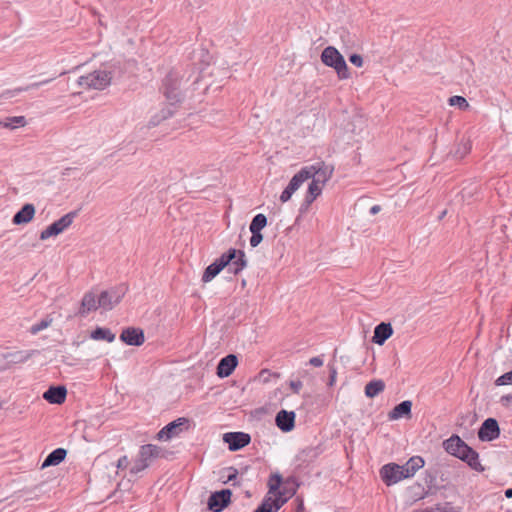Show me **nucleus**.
Segmentation results:
<instances>
[{
  "label": "nucleus",
  "instance_id": "1",
  "mask_svg": "<svg viewBox=\"0 0 512 512\" xmlns=\"http://www.w3.org/2000/svg\"><path fill=\"white\" fill-rule=\"evenodd\" d=\"M247 266V259L244 251L235 248L228 249L213 263L207 266L202 275V281H212L224 268L234 275L239 274Z\"/></svg>",
  "mask_w": 512,
  "mask_h": 512
},
{
  "label": "nucleus",
  "instance_id": "2",
  "mask_svg": "<svg viewBox=\"0 0 512 512\" xmlns=\"http://www.w3.org/2000/svg\"><path fill=\"white\" fill-rule=\"evenodd\" d=\"M165 456V450L157 445L146 444L141 446L137 459L130 469V474L136 475L142 472L158 458Z\"/></svg>",
  "mask_w": 512,
  "mask_h": 512
},
{
  "label": "nucleus",
  "instance_id": "3",
  "mask_svg": "<svg viewBox=\"0 0 512 512\" xmlns=\"http://www.w3.org/2000/svg\"><path fill=\"white\" fill-rule=\"evenodd\" d=\"M321 61L326 66L333 68L339 79H348L350 77L346 61L335 47H326L321 53Z\"/></svg>",
  "mask_w": 512,
  "mask_h": 512
},
{
  "label": "nucleus",
  "instance_id": "4",
  "mask_svg": "<svg viewBox=\"0 0 512 512\" xmlns=\"http://www.w3.org/2000/svg\"><path fill=\"white\" fill-rule=\"evenodd\" d=\"M163 94L170 106L181 102L183 94L181 90V77L177 71H170L163 80Z\"/></svg>",
  "mask_w": 512,
  "mask_h": 512
},
{
  "label": "nucleus",
  "instance_id": "5",
  "mask_svg": "<svg viewBox=\"0 0 512 512\" xmlns=\"http://www.w3.org/2000/svg\"><path fill=\"white\" fill-rule=\"evenodd\" d=\"M111 73L106 70H96L77 80V85L84 89L103 90L110 85Z\"/></svg>",
  "mask_w": 512,
  "mask_h": 512
},
{
  "label": "nucleus",
  "instance_id": "6",
  "mask_svg": "<svg viewBox=\"0 0 512 512\" xmlns=\"http://www.w3.org/2000/svg\"><path fill=\"white\" fill-rule=\"evenodd\" d=\"M127 288L124 285L114 286L103 290L99 294V304L105 311L112 310L118 305L126 294Z\"/></svg>",
  "mask_w": 512,
  "mask_h": 512
},
{
  "label": "nucleus",
  "instance_id": "7",
  "mask_svg": "<svg viewBox=\"0 0 512 512\" xmlns=\"http://www.w3.org/2000/svg\"><path fill=\"white\" fill-rule=\"evenodd\" d=\"M78 215V211H71L64 216H62L60 219L56 220L52 224H50L46 229L41 231L40 233V239L41 240H47L48 238L52 236H57L61 234L65 229H67L72 223L75 217Z\"/></svg>",
  "mask_w": 512,
  "mask_h": 512
},
{
  "label": "nucleus",
  "instance_id": "8",
  "mask_svg": "<svg viewBox=\"0 0 512 512\" xmlns=\"http://www.w3.org/2000/svg\"><path fill=\"white\" fill-rule=\"evenodd\" d=\"M381 480L387 485L392 486L401 480L408 479L404 472L403 465L397 463H388L383 465L379 471Z\"/></svg>",
  "mask_w": 512,
  "mask_h": 512
},
{
  "label": "nucleus",
  "instance_id": "9",
  "mask_svg": "<svg viewBox=\"0 0 512 512\" xmlns=\"http://www.w3.org/2000/svg\"><path fill=\"white\" fill-rule=\"evenodd\" d=\"M232 491L222 489L211 493L207 501V507L212 512H221L231 503Z\"/></svg>",
  "mask_w": 512,
  "mask_h": 512
},
{
  "label": "nucleus",
  "instance_id": "10",
  "mask_svg": "<svg viewBox=\"0 0 512 512\" xmlns=\"http://www.w3.org/2000/svg\"><path fill=\"white\" fill-rule=\"evenodd\" d=\"M309 172L310 179L315 180L316 182L321 183V185H325L326 182L332 177L334 168L330 165L325 164L324 162H317L310 166L303 167Z\"/></svg>",
  "mask_w": 512,
  "mask_h": 512
},
{
  "label": "nucleus",
  "instance_id": "11",
  "mask_svg": "<svg viewBox=\"0 0 512 512\" xmlns=\"http://www.w3.org/2000/svg\"><path fill=\"white\" fill-rule=\"evenodd\" d=\"M309 179V172H307L306 169L302 168L292 177L287 187L282 191L280 195V201L283 203L289 201L293 193L296 192L301 187V185Z\"/></svg>",
  "mask_w": 512,
  "mask_h": 512
},
{
  "label": "nucleus",
  "instance_id": "12",
  "mask_svg": "<svg viewBox=\"0 0 512 512\" xmlns=\"http://www.w3.org/2000/svg\"><path fill=\"white\" fill-rule=\"evenodd\" d=\"M188 424V419L181 417L178 418L167 425H165L157 434V438L159 440H169L173 437L178 436L182 431L184 426Z\"/></svg>",
  "mask_w": 512,
  "mask_h": 512
},
{
  "label": "nucleus",
  "instance_id": "13",
  "mask_svg": "<svg viewBox=\"0 0 512 512\" xmlns=\"http://www.w3.org/2000/svg\"><path fill=\"white\" fill-rule=\"evenodd\" d=\"M223 441L228 444L230 451H238L247 446L251 436L244 432H228L223 435Z\"/></svg>",
  "mask_w": 512,
  "mask_h": 512
},
{
  "label": "nucleus",
  "instance_id": "14",
  "mask_svg": "<svg viewBox=\"0 0 512 512\" xmlns=\"http://www.w3.org/2000/svg\"><path fill=\"white\" fill-rule=\"evenodd\" d=\"M500 435L499 424L494 418H487L478 431V438L481 441H492Z\"/></svg>",
  "mask_w": 512,
  "mask_h": 512
},
{
  "label": "nucleus",
  "instance_id": "15",
  "mask_svg": "<svg viewBox=\"0 0 512 512\" xmlns=\"http://www.w3.org/2000/svg\"><path fill=\"white\" fill-rule=\"evenodd\" d=\"M120 340L130 346H140L145 341L144 331L135 327L125 328L120 334Z\"/></svg>",
  "mask_w": 512,
  "mask_h": 512
},
{
  "label": "nucleus",
  "instance_id": "16",
  "mask_svg": "<svg viewBox=\"0 0 512 512\" xmlns=\"http://www.w3.org/2000/svg\"><path fill=\"white\" fill-rule=\"evenodd\" d=\"M101 308L99 304V295L94 292H86L81 300V305L78 314L82 317L87 316L89 313Z\"/></svg>",
  "mask_w": 512,
  "mask_h": 512
},
{
  "label": "nucleus",
  "instance_id": "17",
  "mask_svg": "<svg viewBox=\"0 0 512 512\" xmlns=\"http://www.w3.org/2000/svg\"><path fill=\"white\" fill-rule=\"evenodd\" d=\"M296 414L294 411L280 410L275 417V423L282 432H290L295 427Z\"/></svg>",
  "mask_w": 512,
  "mask_h": 512
},
{
  "label": "nucleus",
  "instance_id": "18",
  "mask_svg": "<svg viewBox=\"0 0 512 512\" xmlns=\"http://www.w3.org/2000/svg\"><path fill=\"white\" fill-rule=\"evenodd\" d=\"M238 364V358L234 354H229L225 357H223L218 365H217V371L216 374L220 378H226L230 376Z\"/></svg>",
  "mask_w": 512,
  "mask_h": 512
},
{
  "label": "nucleus",
  "instance_id": "19",
  "mask_svg": "<svg viewBox=\"0 0 512 512\" xmlns=\"http://www.w3.org/2000/svg\"><path fill=\"white\" fill-rule=\"evenodd\" d=\"M67 389L63 385L50 386L44 393L43 398L51 404H62L65 402Z\"/></svg>",
  "mask_w": 512,
  "mask_h": 512
},
{
  "label": "nucleus",
  "instance_id": "20",
  "mask_svg": "<svg viewBox=\"0 0 512 512\" xmlns=\"http://www.w3.org/2000/svg\"><path fill=\"white\" fill-rule=\"evenodd\" d=\"M35 207L31 203L24 204L21 209L16 212L12 218V222L15 225L27 224L34 218Z\"/></svg>",
  "mask_w": 512,
  "mask_h": 512
},
{
  "label": "nucleus",
  "instance_id": "21",
  "mask_svg": "<svg viewBox=\"0 0 512 512\" xmlns=\"http://www.w3.org/2000/svg\"><path fill=\"white\" fill-rule=\"evenodd\" d=\"M393 334V328L390 323L381 322L374 329L372 342L377 345H383Z\"/></svg>",
  "mask_w": 512,
  "mask_h": 512
},
{
  "label": "nucleus",
  "instance_id": "22",
  "mask_svg": "<svg viewBox=\"0 0 512 512\" xmlns=\"http://www.w3.org/2000/svg\"><path fill=\"white\" fill-rule=\"evenodd\" d=\"M412 402L410 400H404L397 404L389 413L388 418L390 420H397L403 417L411 418Z\"/></svg>",
  "mask_w": 512,
  "mask_h": 512
},
{
  "label": "nucleus",
  "instance_id": "23",
  "mask_svg": "<svg viewBox=\"0 0 512 512\" xmlns=\"http://www.w3.org/2000/svg\"><path fill=\"white\" fill-rule=\"evenodd\" d=\"M38 353V350L8 352L3 355V358L7 360L8 363L19 364L26 362L32 356Z\"/></svg>",
  "mask_w": 512,
  "mask_h": 512
},
{
  "label": "nucleus",
  "instance_id": "24",
  "mask_svg": "<svg viewBox=\"0 0 512 512\" xmlns=\"http://www.w3.org/2000/svg\"><path fill=\"white\" fill-rule=\"evenodd\" d=\"M66 455H67V450L64 448H57V449L53 450L45 458L44 462L42 463V468H46L49 466H56V465L60 464L62 461H64Z\"/></svg>",
  "mask_w": 512,
  "mask_h": 512
},
{
  "label": "nucleus",
  "instance_id": "25",
  "mask_svg": "<svg viewBox=\"0 0 512 512\" xmlns=\"http://www.w3.org/2000/svg\"><path fill=\"white\" fill-rule=\"evenodd\" d=\"M425 462L420 456L411 457L404 465V472L407 478H411L424 466Z\"/></svg>",
  "mask_w": 512,
  "mask_h": 512
},
{
  "label": "nucleus",
  "instance_id": "26",
  "mask_svg": "<svg viewBox=\"0 0 512 512\" xmlns=\"http://www.w3.org/2000/svg\"><path fill=\"white\" fill-rule=\"evenodd\" d=\"M465 449L468 454H467V458H465L463 462L467 463L471 469H473L477 472H483L485 470V468L479 460L478 452L475 451L472 447L465 448Z\"/></svg>",
  "mask_w": 512,
  "mask_h": 512
},
{
  "label": "nucleus",
  "instance_id": "27",
  "mask_svg": "<svg viewBox=\"0 0 512 512\" xmlns=\"http://www.w3.org/2000/svg\"><path fill=\"white\" fill-rule=\"evenodd\" d=\"M464 443L458 435H452L443 442V446L447 453L454 456L457 455L461 447H464Z\"/></svg>",
  "mask_w": 512,
  "mask_h": 512
},
{
  "label": "nucleus",
  "instance_id": "28",
  "mask_svg": "<svg viewBox=\"0 0 512 512\" xmlns=\"http://www.w3.org/2000/svg\"><path fill=\"white\" fill-rule=\"evenodd\" d=\"M385 389V383L381 379H375L368 382L365 386V395L368 398H374Z\"/></svg>",
  "mask_w": 512,
  "mask_h": 512
},
{
  "label": "nucleus",
  "instance_id": "29",
  "mask_svg": "<svg viewBox=\"0 0 512 512\" xmlns=\"http://www.w3.org/2000/svg\"><path fill=\"white\" fill-rule=\"evenodd\" d=\"M323 186L324 185H321V183L312 179L304 199V202L307 206L312 204L313 201L321 194Z\"/></svg>",
  "mask_w": 512,
  "mask_h": 512
},
{
  "label": "nucleus",
  "instance_id": "30",
  "mask_svg": "<svg viewBox=\"0 0 512 512\" xmlns=\"http://www.w3.org/2000/svg\"><path fill=\"white\" fill-rule=\"evenodd\" d=\"M91 338L94 340L113 342L115 340V334L112 333L109 328L97 327L92 331Z\"/></svg>",
  "mask_w": 512,
  "mask_h": 512
},
{
  "label": "nucleus",
  "instance_id": "31",
  "mask_svg": "<svg viewBox=\"0 0 512 512\" xmlns=\"http://www.w3.org/2000/svg\"><path fill=\"white\" fill-rule=\"evenodd\" d=\"M0 125L9 128L15 129L17 127H23L26 125V119L24 116H12L6 117L4 120L0 121Z\"/></svg>",
  "mask_w": 512,
  "mask_h": 512
},
{
  "label": "nucleus",
  "instance_id": "32",
  "mask_svg": "<svg viewBox=\"0 0 512 512\" xmlns=\"http://www.w3.org/2000/svg\"><path fill=\"white\" fill-rule=\"evenodd\" d=\"M282 484L283 487L280 488V491H285L286 497L290 499L296 494L299 485L294 477L287 478Z\"/></svg>",
  "mask_w": 512,
  "mask_h": 512
},
{
  "label": "nucleus",
  "instance_id": "33",
  "mask_svg": "<svg viewBox=\"0 0 512 512\" xmlns=\"http://www.w3.org/2000/svg\"><path fill=\"white\" fill-rule=\"evenodd\" d=\"M174 112L175 111L170 107L162 109L159 113H157L151 117V119L149 121V125H151V126L159 125L163 120H166L169 117L173 116Z\"/></svg>",
  "mask_w": 512,
  "mask_h": 512
},
{
  "label": "nucleus",
  "instance_id": "34",
  "mask_svg": "<svg viewBox=\"0 0 512 512\" xmlns=\"http://www.w3.org/2000/svg\"><path fill=\"white\" fill-rule=\"evenodd\" d=\"M283 478L279 473L271 474L268 480V494H275L280 491Z\"/></svg>",
  "mask_w": 512,
  "mask_h": 512
},
{
  "label": "nucleus",
  "instance_id": "35",
  "mask_svg": "<svg viewBox=\"0 0 512 512\" xmlns=\"http://www.w3.org/2000/svg\"><path fill=\"white\" fill-rule=\"evenodd\" d=\"M267 495L272 497L273 504H271V505L274 508L273 510L276 512L289 500V498L286 497V495H285V491H279V492H276L275 494H267Z\"/></svg>",
  "mask_w": 512,
  "mask_h": 512
},
{
  "label": "nucleus",
  "instance_id": "36",
  "mask_svg": "<svg viewBox=\"0 0 512 512\" xmlns=\"http://www.w3.org/2000/svg\"><path fill=\"white\" fill-rule=\"evenodd\" d=\"M267 225V217L264 214H257L253 217L249 230L261 231Z\"/></svg>",
  "mask_w": 512,
  "mask_h": 512
},
{
  "label": "nucleus",
  "instance_id": "37",
  "mask_svg": "<svg viewBox=\"0 0 512 512\" xmlns=\"http://www.w3.org/2000/svg\"><path fill=\"white\" fill-rule=\"evenodd\" d=\"M408 491H409L410 497L414 501H418V500L424 499L423 485L422 484L415 483V484H413L412 486L409 487Z\"/></svg>",
  "mask_w": 512,
  "mask_h": 512
},
{
  "label": "nucleus",
  "instance_id": "38",
  "mask_svg": "<svg viewBox=\"0 0 512 512\" xmlns=\"http://www.w3.org/2000/svg\"><path fill=\"white\" fill-rule=\"evenodd\" d=\"M52 323V319L51 318H44L42 319L40 322L32 325L30 327V333L33 334V335H36L38 334L40 331L46 329L47 327H49Z\"/></svg>",
  "mask_w": 512,
  "mask_h": 512
},
{
  "label": "nucleus",
  "instance_id": "39",
  "mask_svg": "<svg viewBox=\"0 0 512 512\" xmlns=\"http://www.w3.org/2000/svg\"><path fill=\"white\" fill-rule=\"evenodd\" d=\"M271 504H273L272 497L266 495L254 512H276Z\"/></svg>",
  "mask_w": 512,
  "mask_h": 512
},
{
  "label": "nucleus",
  "instance_id": "40",
  "mask_svg": "<svg viewBox=\"0 0 512 512\" xmlns=\"http://www.w3.org/2000/svg\"><path fill=\"white\" fill-rule=\"evenodd\" d=\"M470 150H471V145L469 142L460 143V144H458V146L454 152V157L457 159H462L470 152Z\"/></svg>",
  "mask_w": 512,
  "mask_h": 512
},
{
  "label": "nucleus",
  "instance_id": "41",
  "mask_svg": "<svg viewBox=\"0 0 512 512\" xmlns=\"http://www.w3.org/2000/svg\"><path fill=\"white\" fill-rule=\"evenodd\" d=\"M449 104L451 106H457L461 110H465L469 107L468 101L462 96H452L449 98Z\"/></svg>",
  "mask_w": 512,
  "mask_h": 512
},
{
  "label": "nucleus",
  "instance_id": "42",
  "mask_svg": "<svg viewBox=\"0 0 512 512\" xmlns=\"http://www.w3.org/2000/svg\"><path fill=\"white\" fill-rule=\"evenodd\" d=\"M496 386L512 385V370L502 374L495 380Z\"/></svg>",
  "mask_w": 512,
  "mask_h": 512
},
{
  "label": "nucleus",
  "instance_id": "43",
  "mask_svg": "<svg viewBox=\"0 0 512 512\" xmlns=\"http://www.w3.org/2000/svg\"><path fill=\"white\" fill-rule=\"evenodd\" d=\"M250 232L252 234L250 237V245L255 248L263 241V234L261 231L250 230Z\"/></svg>",
  "mask_w": 512,
  "mask_h": 512
},
{
  "label": "nucleus",
  "instance_id": "44",
  "mask_svg": "<svg viewBox=\"0 0 512 512\" xmlns=\"http://www.w3.org/2000/svg\"><path fill=\"white\" fill-rule=\"evenodd\" d=\"M437 475L435 472L426 471L424 476V484L425 485H436Z\"/></svg>",
  "mask_w": 512,
  "mask_h": 512
},
{
  "label": "nucleus",
  "instance_id": "45",
  "mask_svg": "<svg viewBox=\"0 0 512 512\" xmlns=\"http://www.w3.org/2000/svg\"><path fill=\"white\" fill-rule=\"evenodd\" d=\"M328 368H329V381H328V385L329 386H333L334 383L336 382L337 370H336V368H335V366L333 364H329Z\"/></svg>",
  "mask_w": 512,
  "mask_h": 512
},
{
  "label": "nucleus",
  "instance_id": "46",
  "mask_svg": "<svg viewBox=\"0 0 512 512\" xmlns=\"http://www.w3.org/2000/svg\"><path fill=\"white\" fill-rule=\"evenodd\" d=\"M437 512H460L458 508L454 507L451 503L446 502L443 506L437 507Z\"/></svg>",
  "mask_w": 512,
  "mask_h": 512
},
{
  "label": "nucleus",
  "instance_id": "47",
  "mask_svg": "<svg viewBox=\"0 0 512 512\" xmlns=\"http://www.w3.org/2000/svg\"><path fill=\"white\" fill-rule=\"evenodd\" d=\"M438 491L437 485H425L423 486L424 498L430 495L436 494Z\"/></svg>",
  "mask_w": 512,
  "mask_h": 512
},
{
  "label": "nucleus",
  "instance_id": "48",
  "mask_svg": "<svg viewBox=\"0 0 512 512\" xmlns=\"http://www.w3.org/2000/svg\"><path fill=\"white\" fill-rule=\"evenodd\" d=\"M349 61L351 64L355 65L356 67H361L363 65V58L359 54L350 55Z\"/></svg>",
  "mask_w": 512,
  "mask_h": 512
},
{
  "label": "nucleus",
  "instance_id": "49",
  "mask_svg": "<svg viewBox=\"0 0 512 512\" xmlns=\"http://www.w3.org/2000/svg\"><path fill=\"white\" fill-rule=\"evenodd\" d=\"M500 403L502 406H504L506 408L511 407L512 406V394L503 395L500 398Z\"/></svg>",
  "mask_w": 512,
  "mask_h": 512
},
{
  "label": "nucleus",
  "instance_id": "50",
  "mask_svg": "<svg viewBox=\"0 0 512 512\" xmlns=\"http://www.w3.org/2000/svg\"><path fill=\"white\" fill-rule=\"evenodd\" d=\"M465 448H471L466 442L464 443V447H461L459 452H457V455H454V457H457L458 459L464 461L465 458H467V452Z\"/></svg>",
  "mask_w": 512,
  "mask_h": 512
},
{
  "label": "nucleus",
  "instance_id": "51",
  "mask_svg": "<svg viewBox=\"0 0 512 512\" xmlns=\"http://www.w3.org/2000/svg\"><path fill=\"white\" fill-rule=\"evenodd\" d=\"M309 364L314 367H321L323 365V359L320 356L312 357L309 360Z\"/></svg>",
  "mask_w": 512,
  "mask_h": 512
},
{
  "label": "nucleus",
  "instance_id": "52",
  "mask_svg": "<svg viewBox=\"0 0 512 512\" xmlns=\"http://www.w3.org/2000/svg\"><path fill=\"white\" fill-rule=\"evenodd\" d=\"M128 465H129V460H128L127 456H123V457L119 458V460L117 462L118 469L127 468Z\"/></svg>",
  "mask_w": 512,
  "mask_h": 512
},
{
  "label": "nucleus",
  "instance_id": "53",
  "mask_svg": "<svg viewBox=\"0 0 512 512\" xmlns=\"http://www.w3.org/2000/svg\"><path fill=\"white\" fill-rule=\"evenodd\" d=\"M302 386H303V384L300 380L290 382V387L294 393H299Z\"/></svg>",
  "mask_w": 512,
  "mask_h": 512
},
{
  "label": "nucleus",
  "instance_id": "54",
  "mask_svg": "<svg viewBox=\"0 0 512 512\" xmlns=\"http://www.w3.org/2000/svg\"><path fill=\"white\" fill-rule=\"evenodd\" d=\"M229 470L231 471V473L227 476V482H231V481L235 480L238 475L237 469L230 467Z\"/></svg>",
  "mask_w": 512,
  "mask_h": 512
},
{
  "label": "nucleus",
  "instance_id": "55",
  "mask_svg": "<svg viewBox=\"0 0 512 512\" xmlns=\"http://www.w3.org/2000/svg\"><path fill=\"white\" fill-rule=\"evenodd\" d=\"M52 79H47V80H43V81H40V82H36V83H33L31 85H29L27 88H25V90H28V89H31V88H38L44 84H47L51 81Z\"/></svg>",
  "mask_w": 512,
  "mask_h": 512
},
{
  "label": "nucleus",
  "instance_id": "56",
  "mask_svg": "<svg viewBox=\"0 0 512 512\" xmlns=\"http://www.w3.org/2000/svg\"><path fill=\"white\" fill-rule=\"evenodd\" d=\"M314 452V450L312 448H309V449H304L300 452V454L298 455V458L299 459H303V457L305 456H308L310 453Z\"/></svg>",
  "mask_w": 512,
  "mask_h": 512
},
{
  "label": "nucleus",
  "instance_id": "57",
  "mask_svg": "<svg viewBox=\"0 0 512 512\" xmlns=\"http://www.w3.org/2000/svg\"><path fill=\"white\" fill-rule=\"evenodd\" d=\"M381 210V207L379 205H374L370 208V214L375 215Z\"/></svg>",
  "mask_w": 512,
  "mask_h": 512
},
{
  "label": "nucleus",
  "instance_id": "58",
  "mask_svg": "<svg viewBox=\"0 0 512 512\" xmlns=\"http://www.w3.org/2000/svg\"><path fill=\"white\" fill-rule=\"evenodd\" d=\"M304 510V504H303V501L302 500H299V504L296 508V512H303Z\"/></svg>",
  "mask_w": 512,
  "mask_h": 512
},
{
  "label": "nucleus",
  "instance_id": "59",
  "mask_svg": "<svg viewBox=\"0 0 512 512\" xmlns=\"http://www.w3.org/2000/svg\"><path fill=\"white\" fill-rule=\"evenodd\" d=\"M505 496L507 498H512V488L505 490Z\"/></svg>",
  "mask_w": 512,
  "mask_h": 512
},
{
  "label": "nucleus",
  "instance_id": "60",
  "mask_svg": "<svg viewBox=\"0 0 512 512\" xmlns=\"http://www.w3.org/2000/svg\"><path fill=\"white\" fill-rule=\"evenodd\" d=\"M445 214H446V211H444L443 213H441L440 218H442Z\"/></svg>",
  "mask_w": 512,
  "mask_h": 512
}]
</instances>
